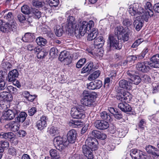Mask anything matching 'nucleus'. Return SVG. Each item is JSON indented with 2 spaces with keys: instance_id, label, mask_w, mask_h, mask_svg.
<instances>
[{
  "instance_id": "1",
  "label": "nucleus",
  "mask_w": 159,
  "mask_h": 159,
  "mask_svg": "<svg viewBox=\"0 0 159 159\" xmlns=\"http://www.w3.org/2000/svg\"><path fill=\"white\" fill-rule=\"evenodd\" d=\"M67 23L65 28L66 31L70 34L75 33L77 37L82 36L87 31H89L94 26L93 21L89 22L84 21L80 23V25L77 23L75 18L73 16H69L67 19Z\"/></svg>"
},
{
  "instance_id": "2",
  "label": "nucleus",
  "mask_w": 159,
  "mask_h": 159,
  "mask_svg": "<svg viewBox=\"0 0 159 159\" xmlns=\"http://www.w3.org/2000/svg\"><path fill=\"white\" fill-rule=\"evenodd\" d=\"M130 31L128 30L125 33H124L121 35L117 36L116 35H110L108 40V45L111 49L119 50L121 48L118 46V40H120L124 42L128 41L129 39V36Z\"/></svg>"
},
{
  "instance_id": "3",
  "label": "nucleus",
  "mask_w": 159,
  "mask_h": 159,
  "mask_svg": "<svg viewBox=\"0 0 159 159\" xmlns=\"http://www.w3.org/2000/svg\"><path fill=\"white\" fill-rule=\"evenodd\" d=\"M128 11L131 16L141 17V19L146 22L148 20V15L150 14L151 15L152 14V11H150L149 14H144V9L138 3H134L130 5L128 8Z\"/></svg>"
},
{
  "instance_id": "4",
  "label": "nucleus",
  "mask_w": 159,
  "mask_h": 159,
  "mask_svg": "<svg viewBox=\"0 0 159 159\" xmlns=\"http://www.w3.org/2000/svg\"><path fill=\"white\" fill-rule=\"evenodd\" d=\"M54 142L56 148L60 151L64 149L68 145V142L66 141V139L60 137H55Z\"/></svg>"
},
{
  "instance_id": "5",
  "label": "nucleus",
  "mask_w": 159,
  "mask_h": 159,
  "mask_svg": "<svg viewBox=\"0 0 159 159\" xmlns=\"http://www.w3.org/2000/svg\"><path fill=\"white\" fill-rule=\"evenodd\" d=\"M82 105H79L72 108L71 109L70 114L72 117L75 119H81L84 117L83 114Z\"/></svg>"
},
{
  "instance_id": "6",
  "label": "nucleus",
  "mask_w": 159,
  "mask_h": 159,
  "mask_svg": "<svg viewBox=\"0 0 159 159\" xmlns=\"http://www.w3.org/2000/svg\"><path fill=\"white\" fill-rule=\"evenodd\" d=\"M20 111L16 110L15 108L12 110H8L6 111L3 115L4 120H11Z\"/></svg>"
},
{
  "instance_id": "7",
  "label": "nucleus",
  "mask_w": 159,
  "mask_h": 159,
  "mask_svg": "<svg viewBox=\"0 0 159 159\" xmlns=\"http://www.w3.org/2000/svg\"><path fill=\"white\" fill-rule=\"evenodd\" d=\"M85 144L93 151L96 150L98 148V142L94 138L89 137L85 141Z\"/></svg>"
},
{
  "instance_id": "8",
  "label": "nucleus",
  "mask_w": 159,
  "mask_h": 159,
  "mask_svg": "<svg viewBox=\"0 0 159 159\" xmlns=\"http://www.w3.org/2000/svg\"><path fill=\"white\" fill-rule=\"evenodd\" d=\"M149 62L147 61H144L139 62L136 64V67L137 70L142 72H147L150 70L149 66Z\"/></svg>"
},
{
  "instance_id": "9",
  "label": "nucleus",
  "mask_w": 159,
  "mask_h": 159,
  "mask_svg": "<svg viewBox=\"0 0 159 159\" xmlns=\"http://www.w3.org/2000/svg\"><path fill=\"white\" fill-rule=\"evenodd\" d=\"M16 28V25L14 22L11 23H7L0 27V31L4 33H8L15 30Z\"/></svg>"
},
{
  "instance_id": "10",
  "label": "nucleus",
  "mask_w": 159,
  "mask_h": 159,
  "mask_svg": "<svg viewBox=\"0 0 159 159\" xmlns=\"http://www.w3.org/2000/svg\"><path fill=\"white\" fill-rule=\"evenodd\" d=\"M132 98L131 94L127 91L124 92L123 93H119L116 96V98L117 100L125 102V101L127 102H129Z\"/></svg>"
},
{
  "instance_id": "11",
  "label": "nucleus",
  "mask_w": 159,
  "mask_h": 159,
  "mask_svg": "<svg viewBox=\"0 0 159 159\" xmlns=\"http://www.w3.org/2000/svg\"><path fill=\"white\" fill-rule=\"evenodd\" d=\"M94 126L98 129L103 130L108 128L109 126V125L107 121L98 120L95 122Z\"/></svg>"
},
{
  "instance_id": "12",
  "label": "nucleus",
  "mask_w": 159,
  "mask_h": 159,
  "mask_svg": "<svg viewBox=\"0 0 159 159\" xmlns=\"http://www.w3.org/2000/svg\"><path fill=\"white\" fill-rule=\"evenodd\" d=\"M77 136V134L75 130L72 129L69 130L67 135V139L68 142L71 143H75Z\"/></svg>"
},
{
  "instance_id": "13",
  "label": "nucleus",
  "mask_w": 159,
  "mask_h": 159,
  "mask_svg": "<svg viewBox=\"0 0 159 159\" xmlns=\"http://www.w3.org/2000/svg\"><path fill=\"white\" fill-rule=\"evenodd\" d=\"M102 85V82L101 80H96L88 84L87 86L88 88L89 89L94 90L100 89Z\"/></svg>"
},
{
  "instance_id": "14",
  "label": "nucleus",
  "mask_w": 159,
  "mask_h": 159,
  "mask_svg": "<svg viewBox=\"0 0 159 159\" xmlns=\"http://www.w3.org/2000/svg\"><path fill=\"white\" fill-rule=\"evenodd\" d=\"M82 149L83 153L87 158L89 159H92L93 158V155L92 152L93 150L90 148L85 144L83 146Z\"/></svg>"
},
{
  "instance_id": "15",
  "label": "nucleus",
  "mask_w": 159,
  "mask_h": 159,
  "mask_svg": "<svg viewBox=\"0 0 159 159\" xmlns=\"http://www.w3.org/2000/svg\"><path fill=\"white\" fill-rule=\"evenodd\" d=\"M47 117L45 116H43L36 123V126L38 129L40 130L43 129L47 126L46 121Z\"/></svg>"
},
{
  "instance_id": "16",
  "label": "nucleus",
  "mask_w": 159,
  "mask_h": 159,
  "mask_svg": "<svg viewBox=\"0 0 159 159\" xmlns=\"http://www.w3.org/2000/svg\"><path fill=\"white\" fill-rule=\"evenodd\" d=\"M119 87L126 89L130 90L132 88V82L125 80H120L119 83Z\"/></svg>"
},
{
  "instance_id": "17",
  "label": "nucleus",
  "mask_w": 159,
  "mask_h": 159,
  "mask_svg": "<svg viewBox=\"0 0 159 159\" xmlns=\"http://www.w3.org/2000/svg\"><path fill=\"white\" fill-rule=\"evenodd\" d=\"M122 102L119 103L118 107L124 112L130 111L132 110V108L130 106L126 103V102Z\"/></svg>"
},
{
  "instance_id": "18",
  "label": "nucleus",
  "mask_w": 159,
  "mask_h": 159,
  "mask_svg": "<svg viewBox=\"0 0 159 159\" xmlns=\"http://www.w3.org/2000/svg\"><path fill=\"white\" fill-rule=\"evenodd\" d=\"M18 76V72L16 69H14L9 72L7 80L9 82H12L14 81L16 78Z\"/></svg>"
},
{
  "instance_id": "19",
  "label": "nucleus",
  "mask_w": 159,
  "mask_h": 159,
  "mask_svg": "<svg viewBox=\"0 0 159 159\" xmlns=\"http://www.w3.org/2000/svg\"><path fill=\"white\" fill-rule=\"evenodd\" d=\"M16 121H12L7 124L6 126H7L10 130L14 132L18 131L20 128V125Z\"/></svg>"
},
{
  "instance_id": "20",
  "label": "nucleus",
  "mask_w": 159,
  "mask_h": 159,
  "mask_svg": "<svg viewBox=\"0 0 159 159\" xmlns=\"http://www.w3.org/2000/svg\"><path fill=\"white\" fill-rule=\"evenodd\" d=\"M34 33H27L25 34L22 38V40L25 42H30L33 41L35 39Z\"/></svg>"
},
{
  "instance_id": "21",
  "label": "nucleus",
  "mask_w": 159,
  "mask_h": 159,
  "mask_svg": "<svg viewBox=\"0 0 159 159\" xmlns=\"http://www.w3.org/2000/svg\"><path fill=\"white\" fill-rule=\"evenodd\" d=\"M0 97L7 102H10L13 99L12 95L7 90L0 93Z\"/></svg>"
},
{
  "instance_id": "22",
  "label": "nucleus",
  "mask_w": 159,
  "mask_h": 159,
  "mask_svg": "<svg viewBox=\"0 0 159 159\" xmlns=\"http://www.w3.org/2000/svg\"><path fill=\"white\" fill-rule=\"evenodd\" d=\"M148 1H151V0H145L144 2L145 5H144V7L145 9L147 11H145L144 10V11L143 12L144 14H145V13H148L149 14V13L150 12V11H152V15H148V19L149 18V16H152L153 15V12L152 11V4H151V2H149Z\"/></svg>"
},
{
  "instance_id": "23",
  "label": "nucleus",
  "mask_w": 159,
  "mask_h": 159,
  "mask_svg": "<svg viewBox=\"0 0 159 159\" xmlns=\"http://www.w3.org/2000/svg\"><path fill=\"white\" fill-rule=\"evenodd\" d=\"M93 97H89L87 98H82L81 100V103L86 106H91L94 102Z\"/></svg>"
},
{
  "instance_id": "24",
  "label": "nucleus",
  "mask_w": 159,
  "mask_h": 159,
  "mask_svg": "<svg viewBox=\"0 0 159 159\" xmlns=\"http://www.w3.org/2000/svg\"><path fill=\"white\" fill-rule=\"evenodd\" d=\"M142 151L137 149H132L130 151V154L132 158L134 159H140Z\"/></svg>"
},
{
  "instance_id": "25",
  "label": "nucleus",
  "mask_w": 159,
  "mask_h": 159,
  "mask_svg": "<svg viewBox=\"0 0 159 159\" xmlns=\"http://www.w3.org/2000/svg\"><path fill=\"white\" fill-rule=\"evenodd\" d=\"M139 17H137L134 22V25L136 30L137 31H139L143 26V21L142 20H139Z\"/></svg>"
},
{
  "instance_id": "26",
  "label": "nucleus",
  "mask_w": 159,
  "mask_h": 159,
  "mask_svg": "<svg viewBox=\"0 0 159 159\" xmlns=\"http://www.w3.org/2000/svg\"><path fill=\"white\" fill-rule=\"evenodd\" d=\"M93 66V63L92 62H90L89 63H87L84 66L83 68L81 70V73H89L91 72Z\"/></svg>"
},
{
  "instance_id": "27",
  "label": "nucleus",
  "mask_w": 159,
  "mask_h": 159,
  "mask_svg": "<svg viewBox=\"0 0 159 159\" xmlns=\"http://www.w3.org/2000/svg\"><path fill=\"white\" fill-rule=\"evenodd\" d=\"M27 114L24 112H21L19 116L15 119V121L18 122L23 123L25 120Z\"/></svg>"
},
{
  "instance_id": "28",
  "label": "nucleus",
  "mask_w": 159,
  "mask_h": 159,
  "mask_svg": "<svg viewBox=\"0 0 159 159\" xmlns=\"http://www.w3.org/2000/svg\"><path fill=\"white\" fill-rule=\"evenodd\" d=\"M49 152L52 159H60L59 153L56 150L51 149Z\"/></svg>"
},
{
  "instance_id": "29",
  "label": "nucleus",
  "mask_w": 159,
  "mask_h": 159,
  "mask_svg": "<svg viewBox=\"0 0 159 159\" xmlns=\"http://www.w3.org/2000/svg\"><path fill=\"white\" fill-rule=\"evenodd\" d=\"M30 14L31 15V16L38 19L40 18L41 16V12L36 8L32 9Z\"/></svg>"
},
{
  "instance_id": "30",
  "label": "nucleus",
  "mask_w": 159,
  "mask_h": 159,
  "mask_svg": "<svg viewBox=\"0 0 159 159\" xmlns=\"http://www.w3.org/2000/svg\"><path fill=\"white\" fill-rule=\"evenodd\" d=\"M125 32V29L122 26H117L115 29V35H116L117 36H120Z\"/></svg>"
},
{
  "instance_id": "31",
  "label": "nucleus",
  "mask_w": 159,
  "mask_h": 159,
  "mask_svg": "<svg viewBox=\"0 0 159 159\" xmlns=\"http://www.w3.org/2000/svg\"><path fill=\"white\" fill-rule=\"evenodd\" d=\"M98 33V30L94 29L93 30L91 33L88 34L87 37V40L91 41L95 39L97 36Z\"/></svg>"
},
{
  "instance_id": "32",
  "label": "nucleus",
  "mask_w": 159,
  "mask_h": 159,
  "mask_svg": "<svg viewBox=\"0 0 159 159\" xmlns=\"http://www.w3.org/2000/svg\"><path fill=\"white\" fill-rule=\"evenodd\" d=\"M100 74V72L99 70L95 71L92 74L90 75L88 79L89 81L93 80L96 79L99 77Z\"/></svg>"
},
{
  "instance_id": "33",
  "label": "nucleus",
  "mask_w": 159,
  "mask_h": 159,
  "mask_svg": "<svg viewBox=\"0 0 159 159\" xmlns=\"http://www.w3.org/2000/svg\"><path fill=\"white\" fill-rule=\"evenodd\" d=\"M56 35L58 37H60L64 33L63 28L59 25H57L54 28Z\"/></svg>"
},
{
  "instance_id": "34",
  "label": "nucleus",
  "mask_w": 159,
  "mask_h": 159,
  "mask_svg": "<svg viewBox=\"0 0 159 159\" xmlns=\"http://www.w3.org/2000/svg\"><path fill=\"white\" fill-rule=\"evenodd\" d=\"M69 52L66 50H63L61 52L59 57V60L61 61H62L65 58L69 56Z\"/></svg>"
},
{
  "instance_id": "35",
  "label": "nucleus",
  "mask_w": 159,
  "mask_h": 159,
  "mask_svg": "<svg viewBox=\"0 0 159 159\" xmlns=\"http://www.w3.org/2000/svg\"><path fill=\"white\" fill-rule=\"evenodd\" d=\"M36 42L39 45L44 46L47 43V40L43 37L40 36L36 39Z\"/></svg>"
},
{
  "instance_id": "36",
  "label": "nucleus",
  "mask_w": 159,
  "mask_h": 159,
  "mask_svg": "<svg viewBox=\"0 0 159 159\" xmlns=\"http://www.w3.org/2000/svg\"><path fill=\"white\" fill-rule=\"evenodd\" d=\"M115 135L119 138L124 137L125 135V133L122 129H118L115 132Z\"/></svg>"
},
{
  "instance_id": "37",
  "label": "nucleus",
  "mask_w": 159,
  "mask_h": 159,
  "mask_svg": "<svg viewBox=\"0 0 159 159\" xmlns=\"http://www.w3.org/2000/svg\"><path fill=\"white\" fill-rule=\"evenodd\" d=\"M100 117L102 119L107 120H110L111 119L110 114L106 111L100 113Z\"/></svg>"
},
{
  "instance_id": "38",
  "label": "nucleus",
  "mask_w": 159,
  "mask_h": 159,
  "mask_svg": "<svg viewBox=\"0 0 159 159\" xmlns=\"http://www.w3.org/2000/svg\"><path fill=\"white\" fill-rule=\"evenodd\" d=\"M32 4L33 5L36 7L39 8L43 6L44 3L41 0H33Z\"/></svg>"
},
{
  "instance_id": "39",
  "label": "nucleus",
  "mask_w": 159,
  "mask_h": 159,
  "mask_svg": "<svg viewBox=\"0 0 159 159\" xmlns=\"http://www.w3.org/2000/svg\"><path fill=\"white\" fill-rule=\"evenodd\" d=\"M48 132L52 136H55L59 133V130L57 127H52L48 130Z\"/></svg>"
},
{
  "instance_id": "40",
  "label": "nucleus",
  "mask_w": 159,
  "mask_h": 159,
  "mask_svg": "<svg viewBox=\"0 0 159 159\" xmlns=\"http://www.w3.org/2000/svg\"><path fill=\"white\" fill-rule=\"evenodd\" d=\"M6 90L7 91L11 94H16L17 93V89L12 86H8L7 87Z\"/></svg>"
},
{
  "instance_id": "41",
  "label": "nucleus",
  "mask_w": 159,
  "mask_h": 159,
  "mask_svg": "<svg viewBox=\"0 0 159 159\" xmlns=\"http://www.w3.org/2000/svg\"><path fill=\"white\" fill-rule=\"evenodd\" d=\"M104 42L103 37L99 35L98 34L97 36L96 37L94 40V45H98V44L102 42Z\"/></svg>"
},
{
  "instance_id": "42",
  "label": "nucleus",
  "mask_w": 159,
  "mask_h": 159,
  "mask_svg": "<svg viewBox=\"0 0 159 159\" xmlns=\"http://www.w3.org/2000/svg\"><path fill=\"white\" fill-rule=\"evenodd\" d=\"M130 80L133 82L134 84L136 85L139 84L141 80L140 77L137 75L134 77H131V78H130Z\"/></svg>"
},
{
  "instance_id": "43",
  "label": "nucleus",
  "mask_w": 159,
  "mask_h": 159,
  "mask_svg": "<svg viewBox=\"0 0 159 159\" xmlns=\"http://www.w3.org/2000/svg\"><path fill=\"white\" fill-rule=\"evenodd\" d=\"M146 150L149 154L153 153L155 151H157V149L151 145H148L146 148Z\"/></svg>"
},
{
  "instance_id": "44",
  "label": "nucleus",
  "mask_w": 159,
  "mask_h": 159,
  "mask_svg": "<svg viewBox=\"0 0 159 159\" xmlns=\"http://www.w3.org/2000/svg\"><path fill=\"white\" fill-rule=\"evenodd\" d=\"M13 133L11 132L4 133L1 134L0 137L6 139H10L13 138Z\"/></svg>"
},
{
  "instance_id": "45",
  "label": "nucleus",
  "mask_w": 159,
  "mask_h": 159,
  "mask_svg": "<svg viewBox=\"0 0 159 159\" xmlns=\"http://www.w3.org/2000/svg\"><path fill=\"white\" fill-rule=\"evenodd\" d=\"M21 11L22 12L25 14H30V8L27 5L23 6L21 7Z\"/></svg>"
},
{
  "instance_id": "46",
  "label": "nucleus",
  "mask_w": 159,
  "mask_h": 159,
  "mask_svg": "<svg viewBox=\"0 0 159 159\" xmlns=\"http://www.w3.org/2000/svg\"><path fill=\"white\" fill-rule=\"evenodd\" d=\"M8 153L10 154L13 156L19 155L18 154V150H17L14 148H9L8 150Z\"/></svg>"
},
{
  "instance_id": "47",
  "label": "nucleus",
  "mask_w": 159,
  "mask_h": 159,
  "mask_svg": "<svg viewBox=\"0 0 159 159\" xmlns=\"http://www.w3.org/2000/svg\"><path fill=\"white\" fill-rule=\"evenodd\" d=\"M48 54L46 50H40L37 54V57L38 58H43Z\"/></svg>"
},
{
  "instance_id": "48",
  "label": "nucleus",
  "mask_w": 159,
  "mask_h": 159,
  "mask_svg": "<svg viewBox=\"0 0 159 159\" xmlns=\"http://www.w3.org/2000/svg\"><path fill=\"white\" fill-rule=\"evenodd\" d=\"M86 59L85 58H82L80 60L77 62L76 65V67L78 68H80L85 63Z\"/></svg>"
},
{
  "instance_id": "49",
  "label": "nucleus",
  "mask_w": 159,
  "mask_h": 159,
  "mask_svg": "<svg viewBox=\"0 0 159 159\" xmlns=\"http://www.w3.org/2000/svg\"><path fill=\"white\" fill-rule=\"evenodd\" d=\"M122 24L124 26L128 27L132 24L131 20L129 19L125 18L123 20Z\"/></svg>"
},
{
  "instance_id": "50",
  "label": "nucleus",
  "mask_w": 159,
  "mask_h": 159,
  "mask_svg": "<svg viewBox=\"0 0 159 159\" xmlns=\"http://www.w3.org/2000/svg\"><path fill=\"white\" fill-rule=\"evenodd\" d=\"M151 62L149 63V65H150L151 67L155 68H159V62L152 60L150 59Z\"/></svg>"
},
{
  "instance_id": "51",
  "label": "nucleus",
  "mask_w": 159,
  "mask_h": 159,
  "mask_svg": "<svg viewBox=\"0 0 159 159\" xmlns=\"http://www.w3.org/2000/svg\"><path fill=\"white\" fill-rule=\"evenodd\" d=\"M59 2V0H50L48 2L51 7H57Z\"/></svg>"
},
{
  "instance_id": "52",
  "label": "nucleus",
  "mask_w": 159,
  "mask_h": 159,
  "mask_svg": "<svg viewBox=\"0 0 159 159\" xmlns=\"http://www.w3.org/2000/svg\"><path fill=\"white\" fill-rule=\"evenodd\" d=\"M114 117L118 120H120L122 119L123 117V116L121 112L120 111L118 110L116 111L114 115Z\"/></svg>"
},
{
  "instance_id": "53",
  "label": "nucleus",
  "mask_w": 159,
  "mask_h": 159,
  "mask_svg": "<svg viewBox=\"0 0 159 159\" xmlns=\"http://www.w3.org/2000/svg\"><path fill=\"white\" fill-rule=\"evenodd\" d=\"M138 72L136 70H133L130 69L128 70L127 72V75L130 77V78H131V77H133L135 76L136 75L135 74H137Z\"/></svg>"
},
{
  "instance_id": "54",
  "label": "nucleus",
  "mask_w": 159,
  "mask_h": 159,
  "mask_svg": "<svg viewBox=\"0 0 159 159\" xmlns=\"http://www.w3.org/2000/svg\"><path fill=\"white\" fill-rule=\"evenodd\" d=\"M6 83L4 80H0V90H5L7 88L6 85Z\"/></svg>"
},
{
  "instance_id": "55",
  "label": "nucleus",
  "mask_w": 159,
  "mask_h": 159,
  "mask_svg": "<svg viewBox=\"0 0 159 159\" xmlns=\"http://www.w3.org/2000/svg\"><path fill=\"white\" fill-rule=\"evenodd\" d=\"M72 59L71 56L68 57H67L64 59L62 61H63L65 65H68L70 64L71 62Z\"/></svg>"
},
{
  "instance_id": "56",
  "label": "nucleus",
  "mask_w": 159,
  "mask_h": 159,
  "mask_svg": "<svg viewBox=\"0 0 159 159\" xmlns=\"http://www.w3.org/2000/svg\"><path fill=\"white\" fill-rule=\"evenodd\" d=\"M143 40L142 39H140L136 40L132 44V47L135 48L137 47L139 44H140L142 42Z\"/></svg>"
},
{
  "instance_id": "57",
  "label": "nucleus",
  "mask_w": 159,
  "mask_h": 159,
  "mask_svg": "<svg viewBox=\"0 0 159 159\" xmlns=\"http://www.w3.org/2000/svg\"><path fill=\"white\" fill-rule=\"evenodd\" d=\"M36 111V108L35 107H33L28 110V115L30 116H32Z\"/></svg>"
},
{
  "instance_id": "58",
  "label": "nucleus",
  "mask_w": 159,
  "mask_h": 159,
  "mask_svg": "<svg viewBox=\"0 0 159 159\" xmlns=\"http://www.w3.org/2000/svg\"><path fill=\"white\" fill-rule=\"evenodd\" d=\"M89 97H93L89 92L86 90H84L83 92V97L82 98H87Z\"/></svg>"
},
{
  "instance_id": "59",
  "label": "nucleus",
  "mask_w": 159,
  "mask_h": 159,
  "mask_svg": "<svg viewBox=\"0 0 159 159\" xmlns=\"http://www.w3.org/2000/svg\"><path fill=\"white\" fill-rule=\"evenodd\" d=\"M99 134V131L97 130H93L92 132L91 135L93 137L98 138Z\"/></svg>"
},
{
  "instance_id": "60",
  "label": "nucleus",
  "mask_w": 159,
  "mask_h": 159,
  "mask_svg": "<svg viewBox=\"0 0 159 159\" xmlns=\"http://www.w3.org/2000/svg\"><path fill=\"white\" fill-rule=\"evenodd\" d=\"M82 122L80 120H74L72 121V125H82Z\"/></svg>"
},
{
  "instance_id": "61",
  "label": "nucleus",
  "mask_w": 159,
  "mask_h": 159,
  "mask_svg": "<svg viewBox=\"0 0 159 159\" xmlns=\"http://www.w3.org/2000/svg\"><path fill=\"white\" fill-rule=\"evenodd\" d=\"M0 145L2 148H7L9 144L8 142L5 141H1L0 142Z\"/></svg>"
},
{
  "instance_id": "62",
  "label": "nucleus",
  "mask_w": 159,
  "mask_h": 159,
  "mask_svg": "<svg viewBox=\"0 0 159 159\" xmlns=\"http://www.w3.org/2000/svg\"><path fill=\"white\" fill-rule=\"evenodd\" d=\"M142 80L145 83L149 82L151 81V78L149 76L144 75L143 76Z\"/></svg>"
},
{
  "instance_id": "63",
  "label": "nucleus",
  "mask_w": 159,
  "mask_h": 159,
  "mask_svg": "<svg viewBox=\"0 0 159 159\" xmlns=\"http://www.w3.org/2000/svg\"><path fill=\"white\" fill-rule=\"evenodd\" d=\"M69 159H81V157L79 154H75L70 156Z\"/></svg>"
},
{
  "instance_id": "64",
  "label": "nucleus",
  "mask_w": 159,
  "mask_h": 159,
  "mask_svg": "<svg viewBox=\"0 0 159 159\" xmlns=\"http://www.w3.org/2000/svg\"><path fill=\"white\" fill-rule=\"evenodd\" d=\"M153 9L155 12L159 13V2L157 3L154 5Z\"/></svg>"
}]
</instances>
